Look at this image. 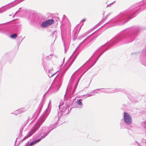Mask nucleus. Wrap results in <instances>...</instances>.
<instances>
[{
	"label": "nucleus",
	"mask_w": 146,
	"mask_h": 146,
	"mask_svg": "<svg viewBox=\"0 0 146 146\" xmlns=\"http://www.w3.org/2000/svg\"><path fill=\"white\" fill-rule=\"evenodd\" d=\"M77 82H76L75 84H74V88L73 89V93H74V91L75 90L76 88V87H77Z\"/></svg>",
	"instance_id": "obj_28"
},
{
	"label": "nucleus",
	"mask_w": 146,
	"mask_h": 146,
	"mask_svg": "<svg viewBox=\"0 0 146 146\" xmlns=\"http://www.w3.org/2000/svg\"><path fill=\"white\" fill-rule=\"evenodd\" d=\"M57 33V31H54L53 32H52L51 34V35L52 37H54V35L55 37L56 38V35Z\"/></svg>",
	"instance_id": "obj_21"
},
{
	"label": "nucleus",
	"mask_w": 146,
	"mask_h": 146,
	"mask_svg": "<svg viewBox=\"0 0 146 146\" xmlns=\"http://www.w3.org/2000/svg\"><path fill=\"white\" fill-rule=\"evenodd\" d=\"M94 33L92 34L91 35H90L89 36L87 37L79 45L77 46V48H76V50H78L80 47L81 45L84 43H86V45H87L90 42V40H89V37L91 36Z\"/></svg>",
	"instance_id": "obj_11"
},
{
	"label": "nucleus",
	"mask_w": 146,
	"mask_h": 146,
	"mask_svg": "<svg viewBox=\"0 0 146 146\" xmlns=\"http://www.w3.org/2000/svg\"><path fill=\"white\" fill-rule=\"evenodd\" d=\"M113 3H110V4H109V5H108L107 6V7H108L110 5H111V4H112Z\"/></svg>",
	"instance_id": "obj_35"
},
{
	"label": "nucleus",
	"mask_w": 146,
	"mask_h": 146,
	"mask_svg": "<svg viewBox=\"0 0 146 146\" xmlns=\"http://www.w3.org/2000/svg\"><path fill=\"white\" fill-rule=\"evenodd\" d=\"M94 33L92 34L91 35H90L89 36L87 37L79 45L77 46V48H76V50H78L80 47L81 45L84 43H86V45H87L90 42V40H89V37L91 36Z\"/></svg>",
	"instance_id": "obj_12"
},
{
	"label": "nucleus",
	"mask_w": 146,
	"mask_h": 146,
	"mask_svg": "<svg viewBox=\"0 0 146 146\" xmlns=\"http://www.w3.org/2000/svg\"><path fill=\"white\" fill-rule=\"evenodd\" d=\"M86 20V19H84L82 20L81 22H82V21H85Z\"/></svg>",
	"instance_id": "obj_36"
},
{
	"label": "nucleus",
	"mask_w": 146,
	"mask_h": 146,
	"mask_svg": "<svg viewBox=\"0 0 146 146\" xmlns=\"http://www.w3.org/2000/svg\"><path fill=\"white\" fill-rule=\"evenodd\" d=\"M95 94H87L86 95L87 96L86 97H90L92 96H95Z\"/></svg>",
	"instance_id": "obj_30"
},
{
	"label": "nucleus",
	"mask_w": 146,
	"mask_h": 146,
	"mask_svg": "<svg viewBox=\"0 0 146 146\" xmlns=\"http://www.w3.org/2000/svg\"><path fill=\"white\" fill-rule=\"evenodd\" d=\"M50 102L51 100H50L49 103L48 107L45 110L44 113L40 118L36 122V123L30 130L28 134L24 137L23 140L28 138L33 135L36 131L38 130L41 124L44 122L47 116L49 113V112L50 110L49 106Z\"/></svg>",
	"instance_id": "obj_1"
},
{
	"label": "nucleus",
	"mask_w": 146,
	"mask_h": 146,
	"mask_svg": "<svg viewBox=\"0 0 146 146\" xmlns=\"http://www.w3.org/2000/svg\"><path fill=\"white\" fill-rule=\"evenodd\" d=\"M126 123L124 121H121L120 123V126L121 129H124L125 127Z\"/></svg>",
	"instance_id": "obj_15"
},
{
	"label": "nucleus",
	"mask_w": 146,
	"mask_h": 146,
	"mask_svg": "<svg viewBox=\"0 0 146 146\" xmlns=\"http://www.w3.org/2000/svg\"><path fill=\"white\" fill-rule=\"evenodd\" d=\"M51 131L49 127H42L40 133V136L41 137V139L44 138Z\"/></svg>",
	"instance_id": "obj_3"
},
{
	"label": "nucleus",
	"mask_w": 146,
	"mask_h": 146,
	"mask_svg": "<svg viewBox=\"0 0 146 146\" xmlns=\"http://www.w3.org/2000/svg\"><path fill=\"white\" fill-rule=\"evenodd\" d=\"M21 9V8H19V9Z\"/></svg>",
	"instance_id": "obj_46"
},
{
	"label": "nucleus",
	"mask_w": 146,
	"mask_h": 146,
	"mask_svg": "<svg viewBox=\"0 0 146 146\" xmlns=\"http://www.w3.org/2000/svg\"><path fill=\"white\" fill-rule=\"evenodd\" d=\"M18 111L19 112V113H22L23 112L26 111L27 110V109L25 108H21L20 109H18Z\"/></svg>",
	"instance_id": "obj_18"
},
{
	"label": "nucleus",
	"mask_w": 146,
	"mask_h": 146,
	"mask_svg": "<svg viewBox=\"0 0 146 146\" xmlns=\"http://www.w3.org/2000/svg\"><path fill=\"white\" fill-rule=\"evenodd\" d=\"M123 121L126 124H130L132 122V118L130 115L128 113L124 112L123 115Z\"/></svg>",
	"instance_id": "obj_6"
},
{
	"label": "nucleus",
	"mask_w": 146,
	"mask_h": 146,
	"mask_svg": "<svg viewBox=\"0 0 146 146\" xmlns=\"http://www.w3.org/2000/svg\"><path fill=\"white\" fill-rule=\"evenodd\" d=\"M3 12H4V11H0V12L1 13H2Z\"/></svg>",
	"instance_id": "obj_38"
},
{
	"label": "nucleus",
	"mask_w": 146,
	"mask_h": 146,
	"mask_svg": "<svg viewBox=\"0 0 146 146\" xmlns=\"http://www.w3.org/2000/svg\"><path fill=\"white\" fill-rule=\"evenodd\" d=\"M52 56V55H51V54H50V56Z\"/></svg>",
	"instance_id": "obj_45"
},
{
	"label": "nucleus",
	"mask_w": 146,
	"mask_h": 146,
	"mask_svg": "<svg viewBox=\"0 0 146 146\" xmlns=\"http://www.w3.org/2000/svg\"><path fill=\"white\" fill-rule=\"evenodd\" d=\"M54 22L53 19H48L43 22L40 25V27L42 28H45L52 24Z\"/></svg>",
	"instance_id": "obj_9"
},
{
	"label": "nucleus",
	"mask_w": 146,
	"mask_h": 146,
	"mask_svg": "<svg viewBox=\"0 0 146 146\" xmlns=\"http://www.w3.org/2000/svg\"><path fill=\"white\" fill-rule=\"evenodd\" d=\"M74 81V79L73 78V77L72 76L70 81L69 84L68 86H70L71 85L73 84V82Z\"/></svg>",
	"instance_id": "obj_20"
},
{
	"label": "nucleus",
	"mask_w": 146,
	"mask_h": 146,
	"mask_svg": "<svg viewBox=\"0 0 146 146\" xmlns=\"http://www.w3.org/2000/svg\"><path fill=\"white\" fill-rule=\"evenodd\" d=\"M51 58V57H50L49 59H50Z\"/></svg>",
	"instance_id": "obj_44"
},
{
	"label": "nucleus",
	"mask_w": 146,
	"mask_h": 146,
	"mask_svg": "<svg viewBox=\"0 0 146 146\" xmlns=\"http://www.w3.org/2000/svg\"><path fill=\"white\" fill-rule=\"evenodd\" d=\"M42 104L41 102L39 105V107L42 108Z\"/></svg>",
	"instance_id": "obj_34"
},
{
	"label": "nucleus",
	"mask_w": 146,
	"mask_h": 146,
	"mask_svg": "<svg viewBox=\"0 0 146 146\" xmlns=\"http://www.w3.org/2000/svg\"><path fill=\"white\" fill-rule=\"evenodd\" d=\"M12 114H15V115H17L19 113H20L19 111H18V110H17L14 111L12 113Z\"/></svg>",
	"instance_id": "obj_25"
},
{
	"label": "nucleus",
	"mask_w": 146,
	"mask_h": 146,
	"mask_svg": "<svg viewBox=\"0 0 146 146\" xmlns=\"http://www.w3.org/2000/svg\"><path fill=\"white\" fill-rule=\"evenodd\" d=\"M108 48V47L106 49L104 50L103 52H102L98 56L97 58H96L95 63H96L97 61H98L99 58L100 56L102 55V54L106 50H107Z\"/></svg>",
	"instance_id": "obj_16"
},
{
	"label": "nucleus",
	"mask_w": 146,
	"mask_h": 146,
	"mask_svg": "<svg viewBox=\"0 0 146 146\" xmlns=\"http://www.w3.org/2000/svg\"><path fill=\"white\" fill-rule=\"evenodd\" d=\"M64 52H65V53H66L67 50H66V46H65V44L64 43Z\"/></svg>",
	"instance_id": "obj_32"
},
{
	"label": "nucleus",
	"mask_w": 146,
	"mask_h": 146,
	"mask_svg": "<svg viewBox=\"0 0 146 146\" xmlns=\"http://www.w3.org/2000/svg\"><path fill=\"white\" fill-rule=\"evenodd\" d=\"M44 70L46 71V67L45 66H44Z\"/></svg>",
	"instance_id": "obj_37"
},
{
	"label": "nucleus",
	"mask_w": 146,
	"mask_h": 146,
	"mask_svg": "<svg viewBox=\"0 0 146 146\" xmlns=\"http://www.w3.org/2000/svg\"><path fill=\"white\" fill-rule=\"evenodd\" d=\"M47 57H49V56H47Z\"/></svg>",
	"instance_id": "obj_48"
},
{
	"label": "nucleus",
	"mask_w": 146,
	"mask_h": 146,
	"mask_svg": "<svg viewBox=\"0 0 146 146\" xmlns=\"http://www.w3.org/2000/svg\"><path fill=\"white\" fill-rule=\"evenodd\" d=\"M140 6H138L136 7H135V8H136V9H134V10L133 11H135L137 10V11H139L140 9Z\"/></svg>",
	"instance_id": "obj_27"
},
{
	"label": "nucleus",
	"mask_w": 146,
	"mask_h": 146,
	"mask_svg": "<svg viewBox=\"0 0 146 146\" xmlns=\"http://www.w3.org/2000/svg\"><path fill=\"white\" fill-rule=\"evenodd\" d=\"M125 35V36L126 38H124L122 39H124L127 41V42H130L133 41L135 37L136 34L135 33H129L126 34H122ZM127 43V42H126Z\"/></svg>",
	"instance_id": "obj_5"
},
{
	"label": "nucleus",
	"mask_w": 146,
	"mask_h": 146,
	"mask_svg": "<svg viewBox=\"0 0 146 146\" xmlns=\"http://www.w3.org/2000/svg\"><path fill=\"white\" fill-rule=\"evenodd\" d=\"M82 99H80L78 101H77V103L79 105L82 106Z\"/></svg>",
	"instance_id": "obj_22"
},
{
	"label": "nucleus",
	"mask_w": 146,
	"mask_h": 146,
	"mask_svg": "<svg viewBox=\"0 0 146 146\" xmlns=\"http://www.w3.org/2000/svg\"><path fill=\"white\" fill-rule=\"evenodd\" d=\"M59 117L60 116L58 115H57L55 117L54 119V122L58 123L59 119Z\"/></svg>",
	"instance_id": "obj_19"
},
{
	"label": "nucleus",
	"mask_w": 146,
	"mask_h": 146,
	"mask_svg": "<svg viewBox=\"0 0 146 146\" xmlns=\"http://www.w3.org/2000/svg\"><path fill=\"white\" fill-rule=\"evenodd\" d=\"M99 50V49L98 48V49H97L95 52H94V54H93V55L92 56H91V58L92 57L94 54H95Z\"/></svg>",
	"instance_id": "obj_31"
},
{
	"label": "nucleus",
	"mask_w": 146,
	"mask_h": 146,
	"mask_svg": "<svg viewBox=\"0 0 146 146\" xmlns=\"http://www.w3.org/2000/svg\"><path fill=\"white\" fill-rule=\"evenodd\" d=\"M3 24H0V25H2Z\"/></svg>",
	"instance_id": "obj_47"
},
{
	"label": "nucleus",
	"mask_w": 146,
	"mask_h": 146,
	"mask_svg": "<svg viewBox=\"0 0 146 146\" xmlns=\"http://www.w3.org/2000/svg\"><path fill=\"white\" fill-rule=\"evenodd\" d=\"M97 91H99V90H98V89L93 90L91 92V93H98V92H97Z\"/></svg>",
	"instance_id": "obj_29"
},
{
	"label": "nucleus",
	"mask_w": 146,
	"mask_h": 146,
	"mask_svg": "<svg viewBox=\"0 0 146 146\" xmlns=\"http://www.w3.org/2000/svg\"><path fill=\"white\" fill-rule=\"evenodd\" d=\"M56 74V73H54L53 74H52V73L50 72L48 73V75L49 77H51L52 76Z\"/></svg>",
	"instance_id": "obj_26"
},
{
	"label": "nucleus",
	"mask_w": 146,
	"mask_h": 146,
	"mask_svg": "<svg viewBox=\"0 0 146 146\" xmlns=\"http://www.w3.org/2000/svg\"><path fill=\"white\" fill-rule=\"evenodd\" d=\"M64 103L61 101L60 104L58 106L60 111L64 113V114H67L69 113V109L67 107L64 106Z\"/></svg>",
	"instance_id": "obj_8"
},
{
	"label": "nucleus",
	"mask_w": 146,
	"mask_h": 146,
	"mask_svg": "<svg viewBox=\"0 0 146 146\" xmlns=\"http://www.w3.org/2000/svg\"><path fill=\"white\" fill-rule=\"evenodd\" d=\"M94 94V93H91V92L90 94Z\"/></svg>",
	"instance_id": "obj_40"
},
{
	"label": "nucleus",
	"mask_w": 146,
	"mask_h": 146,
	"mask_svg": "<svg viewBox=\"0 0 146 146\" xmlns=\"http://www.w3.org/2000/svg\"><path fill=\"white\" fill-rule=\"evenodd\" d=\"M145 146H146V142L145 143Z\"/></svg>",
	"instance_id": "obj_39"
},
{
	"label": "nucleus",
	"mask_w": 146,
	"mask_h": 146,
	"mask_svg": "<svg viewBox=\"0 0 146 146\" xmlns=\"http://www.w3.org/2000/svg\"><path fill=\"white\" fill-rule=\"evenodd\" d=\"M98 90L101 92L106 93H115L119 91L123 92L124 90L122 89H116L115 90L111 89V88H101L98 89Z\"/></svg>",
	"instance_id": "obj_4"
},
{
	"label": "nucleus",
	"mask_w": 146,
	"mask_h": 146,
	"mask_svg": "<svg viewBox=\"0 0 146 146\" xmlns=\"http://www.w3.org/2000/svg\"><path fill=\"white\" fill-rule=\"evenodd\" d=\"M59 124V123H57V122H54V124H51L50 126L49 127L51 131L53 129L55 128L57 124Z\"/></svg>",
	"instance_id": "obj_13"
},
{
	"label": "nucleus",
	"mask_w": 146,
	"mask_h": 146,
	"mask_svg": "<svg viewBox=\"0 0 146 146\" xmlns=\"http://www.w3.org/2000/svg\"><path fill=\"white\" fill-rule=\"evenodd\" d=\"M62 75L63 74L60 75V76H57L56 77L57 78H58L59 79L58 82L55 84L54 87V90L56 91L58 90L61 85L62 82Z\"/></svg>",
	"instance_id": "obj_10"
},
{
	"label": "nucleus",
	"mask_w": 146,
	"mask_h": 146,
	"mask_svg": "<svg viewBox=\"0 0 146 146\" xmlns=\"http://www.w3.org/2000/svg\"><path fill=\"white\" fill-rule=\"evenodd\" d=\"M19 38H21V36L19 37Z\"/></svg>",
	"instance_id": "obj_43"
},
{
	"label": "nucleus",
	"mask_w": 146,
	"mask_h": 146,
	"mask_svg": "<svg viewBox=\"0 0 146 146\" xmlns=\"http://www.w3.org/2000/svg\"><path fill=\"white\" fill-rule=\"evenodd\" d=\"M53 68H51L50 69L48 70V73H50L51 72H52L53 71Z\"/></svg>",
	"instance_id": "obj_33"
},
{
	"label": "nucleus",
	"mask_w": 146,
	"mask_h": 146,
	"mask_svg": "<svg viewBox=\"0 0 146 146\" xmlns=\"http://www.w3.org/2000/svg\"><path fill=\"white\" fill-rule=\"evenodd\" d=\"M76 56H75L74 57V58H73V61L70 63V65H69V66H68V67L67 68V69H66V70H67V69L73 63V62L74 61V60H75V59L76 58Z\"/></svg>",
	"instance_id": "obj_24"
},
{
	"label": "nucleus",
	"mask_w": 146,
	"mask_h": 146,
	"mask_svg": "<svg viewBox=\"0 0 146 146\" xmlns=\"http://www.w3.org/2000/svg\"><path fill=\"white\" fill-rule=\"evenodd\" d=\"M132 145H135V144H134V143H132Z\"/></svg>",
	"instance_id": "obj_41"
},
{
	"label": "nucleus",
	"mask_w": 146,
	"mask_h": 146,
	"mask_svg": "<svg viewBox=\"0 0 146 146\" xmlns=\"http://www.w3.org/2000/svg\"><path fill=\"white\" fill-rule=\"evenodd\" d=\"M134 13H131L124 12L120 14L116 18L118 24H123L128 21L129 20L133 17H131Z\"/></svg>",
	"instance_id": "obj_2"
},
{
	"label": "nucleus",
	"mask_w": 146,
	"mask_h": 146,
	"mask_svg": "<svg viewBox=\"0 0 146 146\" xmlns=\"http://www.w3.org/2000/svg\"><path fill=\"white\" fill-rule=\"evenodd\" d=\"M41 140V139H38L35 140L31 142L30 143V145L31 146H32L34 144L40 141Z\"/></svg>",
	"instance_id": "obj_17"
},
{
	"label": "nucleus",
	"mask_w": 146,
	"mask_h": 146,
	"mask_svg": "<svg viewBox=\"0 0 146 146\" xmlns=\"http://www.w3.org/2000/svg\"><path fill=\"white\" fill-rule=\"evenodd\" d=\"M64 59H65V58H64V59H63V62H64Z\"/></svg>",
	"instance_id": "obj_42"
},
{
	"label": "nucleus",
	"mask_w": 146,
	"mask_h": 146,
	"mask_svg": "<svg viewBox=\"0 0 146 146\" xmlns=\"http://www.w3.org/2000/svg\"><path fill=\"white\" fill-rule=\"evenodd\" d=\"M90 32L89 31L86 32V33L83 34L82 35L78 37V39L80 40L82 38L86 36Z\"/></svg>",
	"instance_id": "obj_14"
},
{
	"label": "nucleus",
	"mask_w": 146,
	"mask_h": 146,
	"mask_svg": "<svg viewBox=\"0 0 146 146\" xmlns=\"http://www.w3.org/2000/svg\"><path fill=\"white\" fill-rule=\"evenodd\" d=\"M125 35H122V34H120L113 38L110 42V46L119 41L122 40L123 38H126Z\"/></svg>",
	"instance_id": "obj_7"
},
{
	"label": "nucleus",
	"mask_w": 146,
	"mask_h": 146,
	"mask_svg": "<svg viewBox=\"0 0 146 146\" xmlns=\"http://www.w3.org/2000/svg\"><path fill=\"white\" fill-rule=\"evenodd\" d=\"M17 36V34L16 33L12 35H11L10 36V37L11 38H16Z\"/></svg>",
	"instance_id": "obj_23"
}]
</instances>
